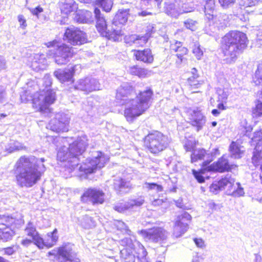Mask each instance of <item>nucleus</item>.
<instances>
[{
  "instance_id": "f257e3e1",
  "label": "nucleus",
  "mask_w": 262,
  "mask_h": 262,
  "mask_svg": "<svg viewBox=\"0 0 262 262\" xmlns=\"http://www.w3.org/2000/svg\"><path fill=\"white\" fill-rule=\"evenodd\" d=\"M21 102H32L33 107L43 114L53 118L49 122L47 128L55 132H67L68 130L69 118L67 115L58 113L54 115L49 108L56 100V94L53 90H43L36 93L27 90L20 95Z\"/></svg>"
},
{
  "instance_id": "f03ea898",
  "label": "nucleus",
  "mask_w": 262,
  "mask_h": 262,
  "mask_svg": "<svg viewBox=\"0 0 262 262\" xmlns=\"http://www.w3.org/2000/svg\"><path fill=\"white\" fill-rule=\"evenodd\" d=\"M153 95L150 89L141 92L135 99V92L128 83H122L117 90V102L125 105L124 115L128 122H132L137 117L143 114L149 107V102Z\"/></svg>"
},
{
  "instance_id": "7ed1b4c3",
  "label": "nucleus",
  "mask_w": 262,
  "mask_h": 262,
  "mask_svg": "<svg viewBox=\"0 0 262 262\" xmlns=\"http://www.w3.org/2000/svg\"><path fill=\"white\" fill-rule=\"evenodd\" d=\"M43 158L21 157L16 163L15 177L16 184L21 188H30L39 181L46 170Z\"/></svg>"
},
{
  "instance_id": "20e7f679",
  "label": "nucleus",
  "mask_w": 262,
  "mask_h": 262,
  "mask_svg": "<svg viewBox=\"0 0 262 262\" xmlns=\"http://www.w3.org/2000/svg\"><path fill=\"white\" fill-rule=\"evenodd\" d=\"M70 140L72 139L59 137L55 139V142L57 146L60 144H63L58 150L57 160L66 162L65 166L72 170L78 167L80 160L79 157L85 151L88 143L86 135L79 137L72 143H70Z\"/></svg>"
},
{
  "instance_id": "39448f33",
  "label": "nucleus",
  "mask_w": 262,
  "mask_h": 262,
  "mask_svg": "<svg viewBox=\"0 0 262 262\" xmlns=\"http://www.w3.org/2000/svg\"><path fill=\"white\" fill-rule=\"evenodd\" d=\"M247 42L246 35L242 32L233 31L226 34L223 38V50L227 62H234L246 48Z\"/></svg>"
},
{
  "instance_id": "423d86ee",
  "label": "nucleus",
  "mask_w": 262,
  "mask_h": 262,
  "mask_svg": "<svg viewBox=\"0 0 262 262\" xmlns=\"http://www.w3.org/2000/svg\"><path fill=\"white\" fill-rule=\"evenodd\" d=\"M45 45L50 48L47 52V56L54 58L55 62L59 65L66 64L73 57V48L57 40L47 42Z\"/></svg>"
},
{
  "instance_id": "0eeeda50",
  "label": "nucleus",
  "mask_w": 262,
  "mask_h": 262,
  "mask_svg": "<svg viewBox=\"0 0 262 262\" xmlns=\"http://www.w3.org/2000/svg\"><path fill=\"white\" fill-rule=\"evenodd\" d=\"M170 139L160 132L154 131L149 133L144 139L145 145L151 154L157 155L169 146Z\"/></svg>"
},
{
  "instance_id": "6e6552de",
  "label": "nucleus",
  "mask_w": 262,
  "mask_h": 262,
  "mask_svg": "<svg viewBox=\"0 0 262 262\" xmlns=\"http://www.w3.org/2000/svg\"><path fill=\"white\" fill-rule=\"evenodd\" d=\"M234 178L228 174L220 181L214 182L210 186V190L212 192L216 194L219 191L224 189L226 187H233L234 189L231 194L232 196L234 197L244 196L245 194L244 188L239 182L235 184H234Z\"/></svg>"
},
{
  "instance_id": "1a4fd4ad",
  "label": "nucleus",
  "mask_w": 262,
  "mask_h": 262,
  "mask_svg": "<svg viewBox=\"0 0 262 262\" xmlns=\"http://www.w3.org/2000/svg\"><path fill=\"white\" fill-rule=\"evenodd\" d=\"M108 160V158L101 151H94L92 153V157L87 158L78 169L86 174H91L95 172L98 168L103 167Z\"/></svg>"
},
{
  "instance_id": "9d476101",
  "label": "nucleus",
  "mask_w": 262,
  "mask_h": 262,
  "mask_svg": "<svg viewBox=\"0 0 262 262\" xmlns=\"http://www.w3.org/2000/svg\"><path fill=\"white\" fill-rule=\"evenodd\" d=\"M21 220H16L9 216L0 218V240L7 242L12 239L15 233V229L18 228Z\"/></svg>"
},
{
  "instance_id": "9b49d317",
  "label": "nucleus",
  "mask_w": 262,
  "mask_h": 262,
  "mask_svg": "<svg viewBox=\"0 0 262 262\" xmlns=\"http://www.w3.org/2000/svg\"><path fill=\"white\" fill-rule=\"evenodd\" d=\"M229 24L228 15L225 13L213 14V18L207 19L204 31L206 34L212 35L221 30L225 28Z\"/></svg>"
},
{
  "instance_id": "f8f14e48",
  "label": "nucleus",
  "mask_w": 262,
  "mask_h": 262,
  "mask_svg": "<svg viewBox=\"0 0 262 262\" xmlns=\"http://www.w3.org/2000/svg\"><path fill=\"white\" fill-rule=\"evenodd\" d=\"M138 233L145 241L159 244L164 243L168 236V232L161 227L141 230L138 231Z\"/></svg>"
},
{
  "instance_id": "ddd939ff",
  "label": "nucleus",
  "mask_w": 262,
  "mask_h": 262,
  "mask_svg": "<svg viewBox=\"0 0 262 262\" xmlns=\"http://www.w3.org/2000/svg\"><path fill=\"white\" fill-rule=\"evenodd\" d=\"M63 39L72 45H81L86 42V35L85 33L77 28L71 26L66 28Z\"/></svg>"
},
{
  "instance_id": "4468645a",
  "label": "nucleus",
  "mask_w": 262,
  "mask_h": 262,
  "mask_svg": "<svg viewBox=\"0 0 262 262\" xmlns=\"http://www.w3.org/2000/svg\"><path fill=\"white\" fill-rule=\"evenodd\" d=\"M105 193L98 188H90L84 191L81 196L82 200L89 201L93 205L102 204L104 202Z\"/></svg>"
},
{
  "instance_id": "2eb2a0df",
  "label": "nucleus",
  "mask_w": 262,
  "mask_h": 262,
  "mask_svg": "<svg viewBox=\"0 0 262 262\" xmlns=\"http://www.w3.org/2000/svg\"><path fill=\"white\" fill-rule=\"evenodd\" d=\"M73 247V245L68 244L58 248L57 254L59 262H79Z\"/></svg>"
},
{
  "instance_id": "dca6fc26",
  "label": "nucleus",
  "mask_w": 262,
  "mask_h": 262,
  "mask_svg": "<svg viewBox=\"0 0 262 262\" xmlns=\"http://www.w3.org/2000/svg\"><path fill=\"white\" fill-rule=\"evenodd\" d=\"M75 89L84 91L87 93L100 89V84L95 78L86 77L79 80L75 84Z\"/></svg>"
},
{
  "instance_id": "f3484780",
  "label": "nucleus",
  "mask_w": 262,
  "mask_h": 262,
  "mask_svg": "<svg viewBox=\"0 0 262 262\" xmlns=\"http://www.w3.org/2000/svg\"><path fill=\"white\" fill-rule=\"evenodd\" d=\"M190 123L196 127L197 131L202 129L206 122V117L198 108L190 110L188 112Z\"/></svg>"
},
{
  "instance_id": "a211bd4d",
  "label": "nucleus",
  "mask_w": 262,
  "mask_h": 262,
  "mask_svg": "<svg viewBox=\"0 0 262 262\" xmlns=\"http://www.w3.org/2000/svg\"><path fill=\"white\" fill-rule=\"evenodd\" d=\"M79 68L80 66L77 64L69 69H58L54 72V75L61 82H73V75Z\"/></svg>"
},
{
  "instance_id": "6ab92c4d",
  "label": "nucleus",
  "mask_w": 262,
  "mask_h": 262,
  "mask_svg": "<svg viewBox=\"0 0 262 262\" xmlns=\"http://www.w3.org/2000/svg\"><path fill=\"white\" fill-rule=\"evenodd\" d=\"M214 155L212 152H207L204 149H196L193 151L191 155V161L192 163L195 162L198 160H204L203 165L207 166L213 160Z\"/></svg>"
},
{
  "instance_id": "aec40b11",
  "label": "nucleus",
  "mask_w": 262,
  "mask_h": 262,
  "mask_svg": "<svg viewBox=\"0 0 262 262\" xmlns=\"http://www.w3.org/2000/svg\"><path fill=\"white\" fill-rule=\"evenodd\" d=\"M94 14L96 19V27L97 31L102 36H107V28L109 26L103 15L101 13L99 9L95 8Z\"/></svg>"
},
{
  "instance_id": "412c9836",
  "label": "nucleus",
  "mask_w": 262,
  "mask_h": 262,
  "mask_svg": "<svg viewBox=\"0 0 262 262\" xmlns=\"http://www.w3.org/2000/svg\"><path fill=\"white\" fill-rule=\"evenodd\" d=\"M234 165L230 164L228 159L224 156L220 158L217 161L208 167V170L215 171L219 172H224L230 170Z\"/></svg>"
},
{
  "instance_id": "4be33fe9",
  "label": "nucleus",
  "mask_w": 262,
  "mask_h": 262,
  "mask_svg": "<svg viewBox=\"0 0 262 262\" xmlns=\"http://www.w3.org/2000/svg\"><path fill=\"white\" fill-rule=\"evenodd\" d=\"M189 217V213L185 211L182 212L181 214L177 216L173 227V236L176 238L180 237L187 230L188 228L186 227V225L184 224V225H182L180 224V220L183 219H188Z\"/></svg>"
},
{
  "instance_id": "5701e85b",
  "label": "nucleus",
  "mask_w": 262,
  "mask_h": 262,
  "mask_svg": "<svg viewBox=\"0 0 262 262\" xmlns=\"http://www.w3.org/2000/svg\"><path fill=\"white\" fill-rule=\"evenodd\" d=\"M124 42L128 46H135L136 47H143L148 41V36H142L139 34L126 35L124 38Z\"/></svg>"
},
{
  "instance_id": "b1692460",
  "label": "nucleus",
  "mask_w": 262,
  "mask_h": 262,
  "mask_svg": "<svg viewBox=\"0 0 262 262\" xmlns=\"http://www.w3.org/2000/svg\"><path fill=\"white\" fill-rule=\"evenodd\" d=\"M25 233L27 236L32 238L33 243L37 247H40L42 245V237L32 223L29 222L28 223L25 229Z\"/></svg>"
},
{
  "instance_id": "393cba45",
  "label": "nucleus",
  "mask_w": 262,
  "mask_h": 262,
  "mask_svg": "<svg viewBox=\"0 0 262 262\" xmlns=\"http://www.w3.org/2000/svg\"><path fill=\"white\" fill-rule=\"evenodd\" d=\"M122 28V26L120 25L113 19L112 24L109 25L108 27L107 36H105V37L116 40L118 37L124 34Z\"/></svg>"
},
{
  "instance_id": "a878e982",
  "label": "nucleus",
  "mask_w": 262,
  "mask_h": 262,
  "mask_svg": "<svg viewBox=\"0 0 262 262\" xmlns=\"http://www.w3.org/2000/svg\"><path fill=\"white\" fill-rule=\"evenodd\" d=\"M134 55L137 60L146 63H151L154 61V57L149 49L143 50H134Z\"/></svg>"
},
{
  "instance_id": "bb28decb",
  "label": "nucleus",
  "mask_w": 262,
  "mask_h": 262,
  "mask_svg": "<svg viewBox=\"0 0 262 262\" xmlns=\"http://www.w3.org/2000/svg\"><path fill=\"white\" fill-rule=\"evenodd\" d=\"M57 230L55 229L52 232L47 233L45 239L42 238V246L38 247L39 249H43L45 247L50 248L55 245L58 241Z\"/></svg>"
},
{
  "instance_id": "cd10ccee",
  "label": "nucleus",
  "mask_w": 262,
  "mask_h": 262,
  "mask_svg": "<svg viewBox=\"0 0 262 262\" xmlns=\"http://www.w3.org/2000/svg\"><path fill=\"white\" fill-rule=\"evenodd\" d=\"M47 66L45 55L43 54H35L32 61V67L36 71L45 69Z\"/></svg>"
},
{
  "instance_id": "c85d7f7f",
  "label": "nucleus",
  "mask_w": 262,
  "mask_h": 262,
  "mask_svg": "<svg viewBox=\"0 0 262 262\" xmlns=\"http://www.w3.org/2000/svg\"><path fill=\"white\" fill-rule=\"evenodd\" d=\"M114 189L120 193H126L130 188L131 185L129 181L124 179L117 178L114 180L113 184Z\"/></svg>"
},
{
  "instance_id": "c756f323",
  "label": "nucleus",
  "mask_w": 262,
  "mask_h": 262,
  "mask_svg": "<svg viewBox=\"0 0 262 262\" xmlns=\"http://www.w3.org/2000/svg\"><path fill=\"white\" fill-rule=\"evenodd\" d=\"M60 8L63 13L68 14L77 9V5L74 0H62Z\"/></svg>"
},
{
  "instance_id": "7c9ffc66",
  "label": "nucleus",
  "mask_w": 262,
  "mask_h": 262,
  "mask_svg": "<svg viewBox=\"0 0 262 262\" xmlns=\"http://www.w3.org/2000/svg\"><path fill=\"white\" fill-rule=\"evenodd\" d=\"M252 161L255 166H260V168L262 170V147L259 145V143L254 148Z\"/></svg>"
},
{
  "instance_id": "2f4dec72",
  "label": "nucleus",
  "mask_w": 262,
  "mask_h": 262,
  "mask_svg": "<svg viewBox=\"0 0 262 262\" xmlns=\"http://www.w3.org/2000/svg\"><path fill=\"white\" fill-rule=\"evenodd\" d=\"M215 8L214 0H205V4L203 7L202 11L205 13L206 19L213 18V14Z\"/></svg>"
},
{
  "instance_id": "473e14b6",
  "label": "nucleus",
  "mask_w": 262,
  "mask_h": 262,
  "mask_svg": "<svg viewBox=\"0 0 262 262\" xmlns=\"http://www.w3.org/2000/svg\"><path fill=\"white\" fill-rule=\"evenodd\" d=\"M128 11V9L119 10L114 17L113 20L123 27L127 21Z\"/></svg>"
},
{
  "instance_id": "72a5a7b5",
  "label": "nucleus",
  "mask_w": 262,
  "mask_h": 262,
  "mask_svg": "<svg viewBox=\"0 0 262 262\" xmlns=\"http://www.w3.org/2000/svg\"><path fill=\"white\" fill-rule=\"evenodd\" d=\"M120 257L122 262H135L136 256L133 249L123 248L120 251Z\"/></svg>"
},
{
  "instance_id": "f704fd0d",
  "label": "nucleus",
  "mask_w": 262,
  "mask_h": 262,
  "mask_svg": "<svg viewBox=\"0 0 262 262\" xmlns=\"http://www.w3.org/2000/svg\"><path fill=\"white\" fill-rule=\"evenodd\" d=\"M179 6L173 3H165L164 6V11L171 17L177 18L179 15Z\"/></svg>"
},
{
  "instance_id": "c9c22d12",
  "label": "nucleus",
  "mask_w": 262,
  "mask_h": 262,
  "mask_svg": "<svg viewBox=\"0 0 262 262\" xmlns=\"http://www.w3.org/2000/svg\"><path fill=\"white\" fill-rule=\"evenodd\" d=\"M133 250L137 254L138 259L140 260L145 258L147 254L145 248L138 241H135V247Z\"/></svg>"
},
{
  "instance_id": "e433bc0d",
  "label": "nucleus",
  "mask_w": 262,
  "mask_h": 262,
  "mask_svg": "<svg viewBox=\"0 0 262 262\" xmlns=\"http://www.w3.org/2000/svg\"><path fill=\"white\" fill-rule=\"evenodd\" d=\"M229 149L232 158L239 159L241 158L244 154V151L241 149V147L238 146L237 144L234 142H232L230 144Z\"/></svg>"
},
{
  "instance_id": "4c0bfd02",
  "label": "nucleus",
  "mask_w": 262,
  "mask_h": 262,
  "mask_svg": "<svg viewBox=\"0 0 262 262\" xmlns=\"http://www.w3.org/2000/svg\"><path fill=\"white\" fill-rule=\"evenodd\" d=\"M188 52V49L184 47H182L180 48L178 52H176L174 54H172V56L176 60V63L179 66L183 62V59H184V56L186 55Z\"/></svg>"
},
{
  "instance_id": "58836bf2",
  "label": "nucleus",
  "mask_w": 262,
  "mask_h": 262,
  "mask_svg": "<svg viewBox=\"0 0 262 262\" xmlns=\"http://www.w3.org/2000/svg\"><path fill=\"white\" fill-rule=\"evenodd\" d=\"M114 225L118 230L120 231L122 233L129 235H132V231L123 222L116 220L114 222Z\"/></svg>"
},
{
  "instance_id": "ea45409f",
  "label": "nucleus",
  "mask_w": 262,
  "mask_h": 262,
  "mask_svg": "<svg viewBox=\"0 0 262 262\" xmlns=\"http://www.w3.org/2000/svg\"><path fill=\"white\" fill-rule=\"evenodd\" d=\"M129 73L133 75L138 76L140 78H144L147 74V70L139 67L137 66H134L129 68Z\"/></svg>"
},
{
  "instance_id": "a19ab883",
  "label": "nucleus",
  "mask_w": 262,
  "mask_h": 262,
  "mask_svg": "<svg viewBox=\"0 0 262 262\" xmlns=\"http://www.w3.org/2000/svg\"><path fill=\"white\" fill-rule=\"evenodd\" d=\"M25 148L26 147L23 144L17 141H12L9 144L8 147H6V150L9 153H11L15 150H20Z\"/></svg>"
},
{
  "instance_id": "79ce46f5",
  "label": "nucleus",
  "mask_w": 262,
  "mask_h": 262,
  "mask_svg": "<svg viewBox=\"0 0 262 262\" xmlns=\"http://www.w3.org/2000/svg\"><path fill=\"white\" fill-rule=\"evenodd\" d=\"M96 4L106 12L111 11L113 5L112 0H96Z\"/></svg>"
},
{
  "instance_id": "37998d69",
  "label": "nucleus",
  "mask_w": 262,
  "mask_h": 262,
  "mask_svg": "<svg viewBox=\"0 0 262 262\" xmlns=\"http://www.w3.org/2000/svg\"><path fill=\"white\" fill-rule=\"evenodd\" d=\"M128 202L130 209H132L135 207H140L144 203V198L143 196H140L136 199L129 200Z\"/></svg>"
},
{
  "instance_id": "c03bdc74",
  "label": "nucleus",
  "mask_w": 262,
  "mask_h": 262,
  "mask_svg": "<svg viewBox=\"0 0 262 262\" xmlns=\"http://www.w3.org/2000/svg\"><path fill=\"white\" fill-rule=\"evenodd\" d=\"M81 226L85 229H89L95 227V222L93 219L88 216H84L81 222Z\"/></svg>"
},
{
  "instance_id": "a18cd8bd",
  "label": "nucleus",
  "mask_w": 262,
  "mask_h": 262,
  "mask_svg": "<svg viewBox=\"0 0 262 262\" xmlns=\"http://www.w3.org/2000/svg\"><path fill=\"white\" fill-rule=\"evenodd\" d=\"M113 209L120 213L130 210L128 202L117 203L114 205Z\"/></svg>"
},
{
  "instance_id": "49530a36",
  "label": "nucleus",
  "mask_w": 262,
  "mask_h": 262,
  "mask_svg": "<svg viewBox=\"0 0 262 262\" xmlns=\"http://www.w3.org/2000/svg\"><path fill=\"white\" fill-rule=\"evenodd\" d=\"M253 82L256 85L262 84V66L258 67L253 77Z\"/></svg>"
},
{
  "instance_id": "de8ad7c7",
  "label": "nucleus",
  "mask_w": 262,
  "mask_h": 262,
  "mask_svg": "<svg viewBox=\"0 0 262 262\" xmlns=\"http://www.w3.org/2000/svg\"><path fill=\"white\" fill-rule=\"evenodd\" d=\"M216 94L217 95V101L222 102H226L228 93L224 89L218 88L216 90Z\"/></svg>"
},
{
  "instance_id": "09e8293b",
  "label": "nucleus",
  "mask_w": 262,
  "mask_h": 262,
  "mask_svg": "<svg viewBox=\"0 0 262 262\" xmlns=\"http://www.w3.org/2000/svg\"><path fill=\"white\" fill-rule=\"evenodd\" d=\"M135 241H133L130 238H124L121 239L119 243L121 245L128 248V250L133 249L135 247Z\"/></svg>"
},
{
  "instance_id": "8fccbe9b",
  "label": "nucleus",
  "mask_w": 262,
  "mask_h": 262,
  "mask_svg": "<svg viewBox=\"0 0 262 262\" xmlns=\"http://www.w3.org/2000/svg\"><path fill=\"white\" fill-rule=\"evenodd\" d=\"M179 15L184 13H188L193 11L194 8L192 4L184 3L182 4L181 7L179 6Z\"/></svg>"
},
{
  "instance_id": "3c124183",
  "label": "nucleus",
  "mask_w": 262,
  "mask_h": 262,
  "mask_svg": "<svg viewBox=\"0 0 262 262\" xmlns=\"http://www.w3.org/2000/svg\"><path fill=\"white\" fill-rule=\"evenodd\" d=\"M144 187L149 190H155L157 192L163 191V187L155 183L145 182Z\"/></svg>"
},
{
  "instance_id": "603ef678",
  "label": "nucleus",
  "mask_w": 262,
  "mask_h": 262,
  "mask_svg": "<svg viewBox=\"0 0 262 262\" xmlns=\"http://www.w3.org/2000/svg\"><path fill=\"white\" fill-rule=\"evenodd\" d=\"M17 250V247L12 246L0 249V252L4 255H11L16 252Z\"/></svg>"
},
{
  "instance_id": "864d4df0",
  "label": "nucleus",
  "mask_w": 262,
  "mask_h": 262,
  "mask_svg": "<svg viewBox=\"0 0 262 262\" xmlns=\"http://www.w3.org/2000/svg\"><path fill=\"white\" fill-rule=\"evenodd\" d=\"M198 24L196 21L193 20L191 19H187L184 21V26L191 31H194L196 29V25Z\"/></svg>"
},
{
  "instance_id": "5fc2aeb1",
  "label": "nucleus",
  "mask_w": 262,
  "mask_h": 262,
  "mask_svg": "<svg viewBox=\"0 0 262 262\" xmlns=\"http://www.w3.org/2000/svg\"><path fill=\"white\" fill-rule=\"evenodd\" d=\"M193 53L198 59H200L203 54V51L201 49L200 46L198 44L194 45L193 48Z\"/></svg>"
},
{
  "instance_id": "6e6d98bb",
  "label": "nucleus",
  "mask_w": 262,
  "mask_h": 262,
  "mask_svg": "<svg viewBox=\"0 0 262 262\" xmlns=\"http://www.w3.org/2000/svg\"><path fill=\"white\" fill-rule=\"evenodd\" d=\"M260 0H241V5L245 7H252L256 5Z\"/></svg>"
},
{
  "instance_id": "4d7b16f0",
  "label": "nucleus",
  "mask_w": 262,
  "mask_h": 262,
  "mask_svg": "<svg viewBox=\"0 0 262 262\" xmlns=\"http://www.w3.org/2000/svg\"><path fill=\"white\" fill-rule=\"evenodd\" d=\"M182 43L180 41H176L174 43H171L170 46L171 52L173 54L179 50L180 48H182Z\"/></svg>"
},
{
  "instance_id": "13d9d810",
  "label": "nucleus",
  "mask_w": 262,
  "mask_h": 262,
  "mask_svg": "<svg viewBox=\"0 0 262 262\" xmlns=\"http://www.w3.org/2000/svg\"><path fill=\"white\" fill-rule=\"evenodd\" d=\"M192 173L194 177V178L196 179L198 182L200 183H202L204 182L205 179L204 177L202 176L201 171H196L194 169L192 170Z\"/></svg>"
},
{
  "instance_id": "bf43d9fd",
  "label": "nucleus",
  "mask_w": 262,
  "mask_h": 262,
  "mask_svg": "<svg viewBox=\"0 0 262 262\" xmlns=\"http://www.w3.org/2000/svg\"><path fill=\"white\" fill-rule=\"evenodd\" d=\"M42 84L46 88H48L52 84V78L49 74H46L42 79Z\"/></svg>"
},
{
  "instance_id": "052dcab7",
  "label": "nucleus",
  "mask_w": 262,
  "mask_h": 262,
  "mask_svg": "<svg viewBox=\"0 0 262 262\" xmlns=\"http://www.w3.org/2000/svg\"><path fill=\"white\" fill-rule=\"evenodd\" d=\"M190 73L191 75L188 78V82L200 78L198 73V71L195 68H192Z\"/></svg>"
},
{
  "instance_id": "680f3d73",
  "label": "nucleus",
  "mask_w": 262,
  "mask_h": 262,
  "mask_svg": "<svg viewBox=\"0 0 262 262\" xmlns=\"http://www.w3.org/2000/svg\"><path fill=\"white\" fill-rule=\"evenodd\" d=\"M203 81L201 80L200 78L188 82L189 84L193 89L199 88L200 85L203 84Z\"/></svg>"
},
{
  "instance_id": "e2e57ef3",
  "label": "nucleus",
  "mask_w": 262,
  "mask_h": 262,
  "mask_svg": "<svg viewBox=\"0 0 262 262\" xmlns=\"http://www.w3.org/2000/svg\"><path fill=\"white\" fill-rule=\"evenodd\" d=\"M7 101V94L5 89L0 86V103H3Z\"/></svg>"
},
{
  "instance_id": "0e129e2a",
  "label": "nucleus",
  "mask_w": 262,
  "mask_h": 262,
  "mask_svg": "<svg viewBox=\"0 0 262 262\" xmlns=\"http://www.w3.org/2000/svg\"><path fill=\"white\" fill-rule=\"evenodd\" d=\"M156 31V30L155 29V27L153 25H148L146 29V34L144 35H142V36H148V39L150 37L151 35L154 33Z\"/></svg>"
},
{
  "instance_id": "69168bd1",
  "label": "nucleus",
  "mask_w": 262,
  "mask_h": 262,
  "mask_svg": "<svg viewBox=\"0 0 262 262\" xmlns=\"http://www.w3.org/2000/svg\"><path fill=\"white\" fill-rule=\"evenodd\" d=\"M8 68V65L6 58L0 55V71H6Z\"/></svg>"
},
{
  "instance_id": "338daca9",
  "label": "nucleus",
  "mask_w": 262,
  "mask_h": 262,
  "mask_svg": "<svg viewBox=\"0 0 262 262\" xmlns=\"http://www.w3.org/2000/svg\"><path fill=\"white\" fill-rule=\"evenodd\" d=\"M221 5L224 8H227L231 5H233L235 0H219Z\"/></svg>"
},
{
  "instance_id": "774afa93",
  "label": "nucleus",
  "mask_w": 262,
  "mask_h": 262,
  "mask_svg": "<svg viewBox=\"0 0 262 262\" xmlns=\"http://www.w3.org/2000/svg\"><path fill=\"white\" fill-rule=\"evenodd\" d=\"M30 10L33 15L36 16L39 18V14L43 11V9L41 7L38 6L35 8L30 9Z\"/></svg>"
}]
</instances>
